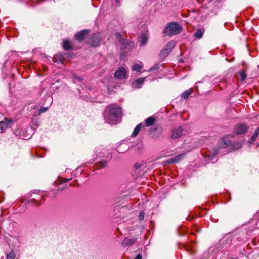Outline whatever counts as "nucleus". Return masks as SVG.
I'll return each instance as SVG.
<instances>
[{
	"label": "nucleus",
	"mask_w": 259,
	"mask_h": 259,
	"mask_svg": "<svg viewBox=\"0 0 259 259\" xmlns=\"http://www.w3.org/2000/svg\"><path fill=\"white\" fill-rule=\"evenodd\" d=\"M144 124L142 123L138 124L134 130L132 134V136L133 137H136L138 135L140 130L142 128L144 127Z\"/></svg>",
	"instance_id": "obj_13"
},
{
	"label": "nucleus",
	"mask_w": 259,
	"mask_h": 259,
	"mask_svg": "<svg viewBox=\"0 0 259 259\" xmlns=\"http://www.w3.org/2000/svg\"><path fill=\"white\" fill-rule=\"evenodd\" d=\"M89 33L88 30H84L82 31H81L78 33H77L75 37L76 39L79 41H81L83 40L85 35H87Z\"/></svg>",
	"instance_id": "obj_12"
},
{
	"label": "nucleus",
	"mask_w": 259,
	"mask_h": 259,
	"mask_svg": "<svg viewBox=\"0 0 259 259\" xmlns=\"http://www.w3.org/2000/svg\"><path fill=\"white\" fill-rule=\"evenodd\" d=\"M71 178L70 179L63 178L62 179L61 183L68 182L70 181L71 180Z\"/></svg>",
	"instance_id": "obj_29"
},
{
	"label": "nucleus",
	"mask_w": 259,
	"mask_h": 259,
	"mask_svg": "<svg viewBox=\"0 0 259 259\" xmlns=\"http://www.w3.org/2000/svg\"><path fill=\"white\" fill-rule=\"evenodd\" d=\"M193 92V89H189L186 91H185L184 92L182 93L181 97L184 99H186L188 98L189 95Z\"/></svg>",
	"instance_id": "obj_17"
},
{
	"label": "nucleus",
	"mask_w": 259,
	"mask_h": 259,
	"mask_svg": "<svg viewBox=\"0 0 259 259\" xmlns=\"http://www.w3.org/2000/svg\"><path fill=\"white\" fill-rule=\"evenodd\" d=\"M142 256L141 254H138L136 257H135V259H142Z\"/></svg>",
	"instance_id": "obj_31"
},
{
	"label": "nucleus",
	"mask_w": 259,
	"mask_h": 259,
	"mask_svg": "<svg viewBox=\"0 0 259 259\" xmlns=\"http://www.w3.org/2000/svg\"><path fill=\"white\" fill-rule=\"evenodd\" d=\"M218 153V150L215 149L212 153V156H214V155H217Z\"/></svg>",
	"instance_id": "obj_32"
},
{
	"label": "nucleus",
	"mask_w": 259,
	"mask_h": 259,
	"mask_svg": "<svg viewBox=\"0 0 259 259\" xmlns=\"http://www.w3.org/2000/svg\"><path fill=\"white\" fill-rule=\"evenodd\" d=\"M116 1L117 2V3H118V0H116Z\"/></svg>",
	"instance_id": "obj_36"
},
{
	"label": "nucleus",
	"mask_w": 259,
	"mask_h": 259,
	"mask_svg": "<svg viewBox=\"0 0 259 259\" xmlns=\"http://www.w3.org/2000/svg\"><path fill=\"white\" fill-rule=\"evenodd\" d=\"M182 27L176 22L169 23L165 30V34L168 36L176 35L180 33Z\"/></svg>",
	"instance_id": "obj_3"
},
{
	"label": "nucleus",
	"mask_w": 259,
	"mask_h": 259,
	"mask_svg": "<svg viewBox=\"0 0 259 259\" xmlns=\"http://www.w3.org/2000/svg\"><path fill=\"white\" fill-rule=\"evenodd\" d=\"M155 119L152 116L149 117L145 120V126H150L155 122Z\"/></svg>",
	"instance_id": "obj_14"
},
{
	"label": "nucleus",
	"mask_w": 259,
	"mask_h": 259,
	"mask_svg": "<svg viewBox=\"0 0 259 259\" xmlns=\"http://www.w3.org/2000/svg\"><path fill=\"white\" fill-rule=\"evenodd\" d=\"M185 156V154H181L176 156L175 157L170 158L166 160V162L168 164H172L177 163L181 161Z\"/></svg>",
	"instance_id": "obj_9"
},
{
	"label": "nucleus",
	"mask_w": 259,
	"mask_h": 259,
	"mask_svg": "<svg viewBox=\"0 0 259 259\" xmlns=\"http://www.w3.org/2000/svg\"><path fill=\"white\" fill-rule=\"evenodd\" d=\"M175 42L170 41L165 45L163 49L161 51L160 53V57L161 58H164L170 53L175 46Z\"/></svg>",
	"instance_id": "obj_5"
},
{
	"label": "nucleus",
	"mask_w": 259,
	"mask_h": 259,
	"mask_svg": "<svg viewBox=\"0 0 259 259\" xmlns=\"http://www.w3.org/2000/svg\"><path fill=\"white\" fill-rule=\"evenodd\" d=\"M144 218V213L143 211H141L139 215V219L140 220H143Z\"/></svg>",
	"instance_id": "obj_28"
},
{
	"label": "nucleus",
	"mask_w": 259,
	"mask_h": 259,
	"mask_svg": "<svg viewBox=\"0 0 259 259\" xmlns=\"http://www.w3.org/2000/svg\"><path fill=\"white\" fill-rule=\"evenodd\" d=\"M16 256V254L12 250L7 254V259H14Z\"/></svg>",
	"instance_id": "obj_24"
},
{
	"label": "nucleus",
	"mask_w": 259,
	"mask_h": 259,
	"mask_svg": "<svg viewBox=\"0 0 259 259\" xmlns=\"http://www.w3.org/2000/svg\"><path fill=\"white\" fill-rule=\"evenodd\" d=\"M137 238L135 237H126L124 238L122 241V245L123 246H128L132 245L136 241Z\"/></svg>",
	"instance_id": "obj_8"
},
{
	"label": "nucleus",
	"mask_w": 259,
	"mask_h": 259,
	"mask_svg": "<svg viewBox=\"0 0 259 259\" xmlns=\"http://www.w3.org/2000/svg\"><path fill=\"white\" fill-rule=\"evenodd\" d=\"M142 68V65H140L139 64H135L133 65L132 68V69L134 71H136L137 72H139L141 71Z\"/></svg>",
	"instance_id": "obj_22"
},
{
	"label": "nucleus",
	"mask_w": 259,
	"mask_h": 259,
	"mask_svg": "<svg viewBox=\"0 0 259 259\" xmlns=\"http://www.w3.org/2000/svg\"><path fill=\"white\" fill-rule=\"evenodd\" d=\"M213 0H209V2H211Z\"/></svg>",
	"instance_id": "obj_37"
},
{
	"label": "nucleus",
	"mask_w": 259,
	"mask_h": 259,
	"mask_svg": "<svg viewBox=\"0 0 259 259\" xmlns=\"http://www.w3.org/2000/svg\"><path fill=\"white\" fill-rule=\"evenodd\" d=\"M147 38L145 36H143L141 39V45H145L147 42Z\"/></svg>",
	"instance_id": "obj_27"
},
{
	"label": "nucleus",
	"mask_w": 259,
	"mask_h": 259,
	"mask_svg": "<svg viewBox=\"0 0 259 259\" xmlns=\"http://www.w3.org/2000/svg\"><path fill=\"white\" fill-rule=\"evenodd\" d=\"M238 78L241 81L244 80L246 78V75L244 71H240L238 73Z\"/></svg>",
	"instance_id": "obj_23"
},
{
	"label": "nucleus",
	"mask_w": 259,
	"mask_h": 259,
	"mask_svg": "<svg viewBox=\"0 0 259 259\" xmlns=\"http://www.w3.org/2000/svg\"><path fill=\"white\" fill-rule=\"evenodd\" d=\"M101 39L99 37V34H95L91 38L90 42L93 46H98Z\"/></svg>",
	"instance_id": "obj_11"
},
{
	"label": "nucleus",
	"mask_w": 259,
	"mask_h": 259,
	"mask_svg": "<svg viewBox=\"0 0 259 259\" xmlns=\"http://www.w3.org/2000/svg\"><path fill=\"white\" fill-rule=\"evenodd\" d=\"M107 162L106 161L103 160V161H101L99 162H98L96 166H97V168L101 169V168L105 167L107 166Z\"/></svg>",
	"instance_id": "obj_21"
},
{
	"label": "nucleus",
	"mask_w": 259,
	"mask_h": 259,
	"mask_svg": "<svg viewBox=\"0 0 259 259\" xmlns=\"http://www.w3.org/2000/svg\"><path fill=\"white\" fill-rule=\"evenodd\" d=\"M114 77L119 79L126 78L127 77V73L126 69L122 67H119L114 73Z\"/></svg>",
	"instance_id": "obj_6"
},
{
	"label": "nucleus",
	"mask_w": 259,
	"mask_h": 259,
	"mask_svg": "<svg viewBox=\"0 0 259 259\" xmlns=\"http://www.w3.org/2000/svg\"><path fill=\"white\" fill-rule=\"evenodd\" d=\"M248 127L245 124H239L237 125L235 128V133L237 135L242 134L246 132Z\"/></svg>",
	"instance_id": "obj_7"
},
{
	"label": "nucleus",
	"mask_w": 259,
	"mask_h": 259,
	"mask_svg": "<svg viewBox=\"0 0 259 259\" xmlns=\"http://www.w3.org/2000/svg\"><path fill=\"white\" fill-rule=\"evenodd\" d=\"M121 109L116 104H111L107 106L104 113L105 121L111 124L116 123L118 118L121 116Z\"/></svg>",
	"instance_id": "obj_1"
},
{
	"label": "nucleus",
	"mask_w": 259,
	"mask_h": 259,
	"mask_svg": "<svg viewBox=\"0 0 259 259\" xmlns=\"http://www.w3.org/2000/svg\"><path fill=\"white\" fill-rule=\"evenodd\" d=\"M63 47L66 50H70L72 48V46L70 41L68 40H64L63 42Z\"/></svg>",
	"instance_id": "obj_15"
},
{
	"label": "nucleus",
	"mask_w": 259,
	"mask_h": 259,
	"mask_svg": "<svg viewBox=\"0 0 259 259\" xmlns=\"http://www.w3.org/2000/svg\"><path fill=\"white\" fill-rule=\"evenodd\" d=\"M204 32V29L199 28L197 29L196 31L194 33V36L196 38L200 39L202 37Z\"/></svg>",
	"instance_id": "obj_16"
},
{
	"label": "nucleus",
	"mask_w": 259,
	"mask_h": 259,
	"mask_svg": "<svg viewBox=\"0 0 259 259\" xmlns=\"http://www.w3.org/2000/svg\"><path fill=\"white\" fill-rule=\"evenodd\" d=\"M75 78L76 79H77V80H79V81L81 80V79H80V78H79V77H75V78Z\"/></svg>",
	"instance_id": "obj_35"
},
{
	"label": "nucleus",
	"mask_w": 259,
	"mask_h": 259,
	"mask_svg": "<svg viewBox=\"0 0 259 259\" xmlns=\"http://www.w3.org/2000/svg\"><path fill=\"white\" fill-rule=\"evenodd\" d=\"M183 131L181 126H179L173 129L171 134L172 138H179L181 135Z\"/></svg>",
	"instance_id": "obj_10"
},
{
	"label": "nucleus",
	"mask_w": 259,
	"mask_h": 259,
	"mask_svg": "<svg viewBox=\"0 0 259 259\" xmlns=\"http://www.w3.org/2000/svg\"><path fill=\"white\" fill-rule=\"evenodd\" d=\"M159 69V64H156L154 65L153 67H152L150 70L149 71H153L156 70H158Z\"/></svg>",
	"instance_id": "obj_25"
},
{
	"label": "nucleus",
	"mask_w": 259,
	"mask_h": 259,
	"mask_svg": "<svg viewBox=\"0 0 259 259\" xmlns=\"http://www.w3.org/2000/svg\"><path fill=\"white\" fill-rule=\"evenodd\" d=\"M115 35L116 36V40L122 49H131L133 46V42L130 43L124 39L119 32L116 33Z\"/></svg>",
	"instance_id": "obj_4"
},
{
	"label": "nucleus",
	"mask_w": 259,
	"mask_h": 259,
	"mask_svg": "<svg viewBox=\"0 0 259 259\" xmlns=\"http://www.w3.org/2000/svg\"><path fill=\"white\" fill-rule=\"evenodd\" d=\"M6 123H5L4 121H1L0 122V128L2 130V131H3L4 129H5L8 124H9L11 120H8L7 119H5Z\"/></svg>",
	"instance_id": "obj_18"
},
{
	"label": "nucleus",
	"mask_w": 259,
	"mask_h": 259,
	"mask_svg": "<svg viewBox=\"0 0 259 259\" xmlns=\"http://www.w3.org/2000/svg\"><path fill=\"white\" fill-rule=\"evenodd\" d=\"M48 109V107H42L39 109V112L38 115L42 113L45 112Z\"/></svg>",
	"instance_id": "obj_26"
},
{
	"label": "nucleus",
	"mask_w": 259,
	"mask_h": 259,
	"mask_svg": "<svg viewBox=\"0 0 259 259\" xmlns=\"http://www.w3.org/2000/svg\"><path fill=\"white\" fill-rule=\"evenodd\" d=\"M232 135H228L224 136L222 138L220 139L218 142V147L219 148H225L230 147L234 149H238L240 148L242 144L240 142H233L231 140V138H232Z\"/></svg>",
	"instance_id": "obj_2"
},
{
	"label": "nucleus",
	"mask_w": 259,
	"mask_h": 259,
	"mask_svg": "<svg viewBox=\"0 0 259 259\" xmlns=\"http://www.w3.org/2000/svg\"><path fill=\"white\" fill-rule=\"evenodd\" d=\"M122 146V145H120V146H119L117 148V151L118 152H120V153H122L123 152V151H122L121 150V147Z\"/></svg>",
	"instance_id": "obj_30"
},
{
	"label": "nucleus",
	"mask_w": 259,
	"mask_h": 259,
	"mask_svg": "<svg viewBox=\"0 0 259 259\" xmlns=\"http://www.w3.org/2000/svg\"><path fill=\"white\" fill-rule=\"evenodd\" d=\"M66 186L65 185V186H64L62 187L59 188L58 189V191H62V190H63L64 189H65V188H66Z\"/></svg>",
	"instance_id": "obj_33"
},
{
	"label": "nucleus",
	"mask_w": 259,
	"mask_h": 259,
	"mask_svg": "<svg viewBox=\"0 0 259 259\" xmlns=\"http://www.w3.org/2000/svg\"><path fill=\"white\" fill-rule=\"evenodd\" d=\"M135 167L136 170H137L138 169L140 168V165H138V164H136Z\"/></svg>",
	"instance_id": "obj_34"
},
{
	"label": "nucleus",
	"mask_w": 259,
	"mask_h": 259,
	"mask_svg": "<svg viewBox=\"0 0 259 259\" xmlns=\"http://www.w3.org/2000/svg\"><path fill=\"white\" fill-rule=\"evenodd\" d=\"M259 134V127L256 130L253 135L249 140V143H253L257 138Z\"/></svg>",
	"instance_id": "obj_19"
},
{
	"label": "nucleus",
	"mask_w": 259,
	"mask_h": 259,
	"mask_svg": "<svg viewBox=\"0 0 259 259\" xmlns=\"http://www.w3.org/2000/svg\"><path fill=\"white\" fill-rule=\"evenodd\" d=\"M144 78H141L137 79L135 81V87L137 88H140L141 85L144 83Z\"/></svg>",
	"instance_id": "obj_20"
}]
</instances>
